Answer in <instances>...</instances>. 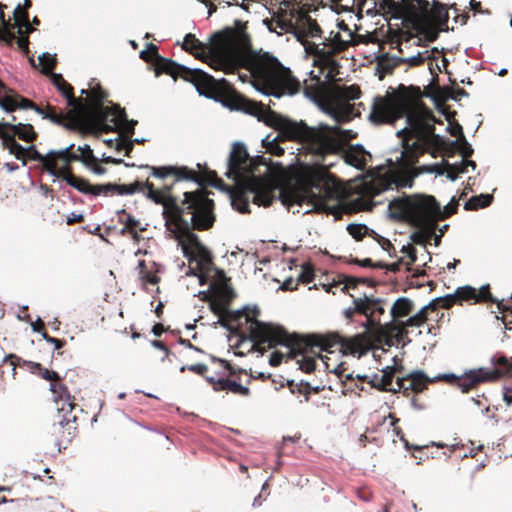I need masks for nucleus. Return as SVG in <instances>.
<instances>
[{"label": "nucleus", "mask_w": 512, "mask_h": 512, "mask_svg": "<svg viewBox=\"0 0 512 512\" xmlns=\"http://www.w3.org/2000/svg\"><path fill=\"white\" fill-rule=\"evenodd\" d=\"M155 74H167L174 79L178 77L192 83L198 93L207 98L220 102L230 110L241 111L256 117L270 128H340L337 125L319 123L317 126H308L305 122L299 123L275 112L271 109L275 103L270 100L267 105L251 100L238 92L226 79H215L210 74L200 69H190L180 65L171 59L158 57L154 61Z\"/></svg>", "instance_id": "f257e3e1"}, {"label": "nucleus", "mask_w": 512, "mask_h": 512, "mask_svg": "<svg viewBox=\"0 0 512 512\" xmlns=\"http://www.w3.org/2000/svg\"><path fill=\"white\" fill-rule=\"evenodd\" d=\"M282 174L280 165L264 156L250 157L242 143H234L226 172L237 185V191L231 195L233 208L242 214L250 213L249 195L254 204L270 206Z\"/></svg>", "instance_id": "f03ea898"}, {"label": "nucleus", "mask_w": 512, "mask_h": 512, "mask_svg": "<svg viewBox=\"0 0 512 512\" xmlns=\"http://www.w3.org/2000/svg\"><path fill=\"white\" fill-rule=\"evenodd\" d=\"M108 96L99 83L90 85L87 97H76L72 109L46 104L43 118L63 128H135L138 121L129 119L125 108L108 101Z\"/></svg>", "instance_id": "7ed1b4c3"}, {"label": "nucleus", "mask_w": 512, "mask_h": 512, "mask_svg": "<svg viewBox=\"0 0 512 512\" xmlns=\"http://www.w3.org/2000/svg\"><path fill=\"white\" fill-rule=\"evenodd\" d=\"M295 184L280 188L279 198L286 206L307 203L312 211L326 215H340L339 200L342 187L337 178L323 165L300 164L294 171Z\"/></svg>", "instance_id": "20e7f679"}, {"label": "nucleus", "mask_w": 512, "mask_h": 512, "mask_svg": "<svg viewBox=\"0 0 512 512\" xmlns=\"http://www.w3.org/2000/svg\"><path fill=\"white\" fill-rule=\"evenodd\" d=\"M234 62L231 73L244 68L249 72L251 85L267 97L275 99L293 97L302 90L300 80L276 57L269 53L259 54L252 51L248 33L247 45L238 48Z\"/></svg>", "instance_id": "39448f33"}, {"label": "nucleus", "mask_w": 512, "mask_h": 512, "mask_svg": "<svg viewBox=\"0 0 512 512\" xmlns=\"http://www.w3.org/2000/svg\"><path fill=\"white\" fill-rule=\"evenodd\" d=\"M423 94L418 86L400 84L391 93L374 98L369 120L374 125H394L405 118L404 128H435L443 122L437 119L433 111L422 100Z\"/></svg>", "instance_id": "423d86ee"}, {"label": "nucleus", "mask_w": 512, "mask_h": 512, "mask_svg": "<svg viewBox=\"0 0 512 512\" xmlns=\"http://www.w3.org/2000/svg\"><path fill=\"white\" fill-rule=\"evenodd\" d=\"M358 9H363L366 0H357ZM379 11L402 19L405 26L424 37L425 42H434L439 31L448 30L449 14L446 6L436 3L432 8L427 0H375Z\"/></svg>", "instance_id": "0eeeda50"}, {"label": "nucleus", "mask_w": 512, "mask_h": 512, "mask_svg": "<svg viewBox=\"0 0 512 512\" xmlns=\"http://www.w3.org/2000/svg\"><path fill=\"white\" fill-rule=\"evenodd\" d=\"M246 45V24L236 21L234 28L213 33L208 43H203L194 34L188 33L184 37L182 48L212 69L231 74L238 48Z\"/></svg>", "instance_id": "6e6552de"}, {"label": "nucleus", "mask_w": 512, "mask_h": 512, "mask_svg": "<svg viewBox=\"0 0 512 512\" xmlns=\"http://www.w3.org/2000/svg\"><path fill=\"white\" fill-rule=\"evenodd\" d=\"M164 184L161 188H155L154 184L149 180L142 183L143 191L147 190V196L156 204L163 206L162 216L165 220L166 230L172 234L178 228L188 223L189 218L199 211L204 210L209 205H213V200L208 197V191L204 188L184 192V198L179 199L173 195V185Z\"/></svg>", "instance_id": "1a4fd4ad"}, {"label": "nucleus", "mask_w": 512, "mask_h": 512, "mask_svg": "<svg viewBox=\"0 0 512 512\" xmlns=\"http://www.w3.org/2000/svg\"><path fill=\"white\" fill-rule=\"evenodd\" d=\"M388 209L392 219L406 222L425 232V234L416 233L412 236L413 241L417 244H422L437 227L439 203L431 195H404L390 201Z\"/></svg>", "instance_id": "9d476101"}, {"label": "nucleus", "mask_w": 512, "mask_h": 512, "mask_svg": "<svg viewBox=\"0 0 512 512\" xmlns=\"http://www.w3.org/2000/svg\"><path fill=\"white\" fill-rule=\"evenodd\" d=\"M259 310L251 309L247 316L250 320L243 325L244 334L241 338L249 337L254 347L261 353L278 345L288 348L287 358L295 357L303 351H311L312 335L300 336L289 334L286 329L274 323H266L257 319Z\"/></svg>", "instance_id": "9b49d317"}, {"label": "nucleus", "mask_w": 512, "mask_h": 512, "mask_svg": "<svg viewBox=\"0 0 512 512\" xmlns=\"http://www.w3.org/2000/svg\"><path fill=\"white\" fill-rule=\"evenodd\" d=\"M214 206L209 205L198 214L189 218L188 223L174 231L171 237L181 246L184 256L190 263L196 262V271L201 274L210 272L213 265L212 254L209 249L201 243L199 237L193 232L206 231L213 227L216 220Z\"/></svg>", "instance_id": "f8f14e48"}, {"label": "nucleus", "mask_w": 512, "mask_h": 512, "mask_svg": "<svg viewBox=\"0 0 512 512\" xmlns=\"http://www.w3.org/2000/svg\"><path fill=\"white\" fill-rule=\"evenodd\" d=\"M351 131L352 130H326L324 132H317V134H315L314 153L323 156L327 154L340 155L345 163L358 170H364L368 158H371V154L366 151L363 146L347 144L342 139V137L346 136L354 138L356 134L351 136Z\"/></svg>", "instance_id": "ddd939ff"}, {"label": "nucleus", "mask_w": 512, "mask_h": 512, "mask_svg": "<svg viewBox=\"0 0 512 512\" xmlns=\"http://www.w3.org/2000/svg\"><path fill=\"white\" fill-rule=\"evenodd\" d=\"M491 363L494 366L492 369H472L461 376L453 373L441 374L438 379L459 388L462 393H468L481 383L495 381L502 377H512V357L498 353L491 358Z\"/></svg>", "instance_id": "4468645a"}, {"label": "nucleus", "mask_w": 512, "mask_h": 512, "mask_svg": "<svg viewBox=\"0 0 512 512\" xmlns=\"http://www.w3.org/2000/svg\"><path fill=\"white\" fill-rule=\"evenodd\" d=\"M435 130H397L396 135L402 139L406 149L410 148L409 140L414 139L411 147H418V141L426 137L431 140L435 150L441 152L444 156L452 157L459 153L463 158L472 156L474 150L471 144L466 140L463 130H448L454 136L455 140L445 139L436 135Z\"/></svg>", "instance_id": "2eb2a0df"}, {"label": "nucleus", "mask_w": 512, "mask_h": 512, "mask_svg": "<svg viewBox=\"0 0 512 512\" xmlns=\"http://www.w3.org/2000/svg\"><path fill=\"white\" fill-rule=\"evenodd\" d=\"M214 361L220 366V370L217 371L215 375H207L208 366L202 363L182 366L180 371L184 372L188 370L204 377L215 392L226 391L243 397L250 395L249 388L242 385L240 382L241 375L243 374L242 369L235 368L230 362L224 359L214 358Z\"/></svg>", "instance_id": "dca6fc26"}, {"label": "nucleus", "mask_w": 512, "mask_h": 512, "mask_svg": "<svg viewBox=\"0 0 512 512\" xmlns=\"http://www.w3.org/2000/svg\"><path fill=\"white\" fill-rule=\"evenodd\" d=\"M463 302H468L470 304L494 303L496 302V299H494L491 294L489 285H484L480 289L466 285L458 287L453 294H447L443 297L433 299L430 303L421 308L416 315L422 323L425 324L430 312L437 311L439 308L449 309L455 304L462 305Z\"/></svg>", "instance_id": "f3484780"}, {"label": "nucleus", "mask_w": 512, "mask_h": 512, "mask_svg": "<svg viewBox=\"0 0 512 512\" xmlns=\"http://www.w3.org/2000/svg\"><path fill=\"white\" fill-rule=\"evenodd\" d=\"M75 146L69 145L59 150L47 152V161L44 171L51 176L65 181L69 186L81 193H87L88 180L78 177L73 173L72 163L76 162Z\"/></svg>", "instance_id": "a211bd4d"}, {"label": "nucleus", "mask_w": 512, "mask_h": 512, "mask_svg": "<svg viewBox=\"0 0 512 512\" xmlns=\"http://www.w3.org/2000/svg\"><path fill=\"white\" fill-rule=\"evenodd\" d=\"M140 168H146L151 171L153 177L159 179H166L173 177L174 182H180L183 180L193 181L199 186L210 185L213 187L220 188L224 185L222 179H220L215 171L205 168L199 173L188 168L187 166H150L143 165Z\"/></svg>", "instance_id": "6ab92c4d"}, {"label": "nucleus", "mask_w": 512, "mask_h": 512, "mask_svg": "<svg viewBox=\"0 0 512 512\" xmlns=\"http://www.w3.org/2000/svg\"><path fill=\"white\" fill-rule=\"evenodd\" d=\"M368 345L367 337L363 334L351 338H343L338 333H327L325 335L312 334L311 351L334 353L340 351L344 354L360 353Z\"/></svg>", "instance_id": "aec40b11"}, {"label": "nucleus", "mask_w": 512, "mask_h": 512, "mask_svg": "<svg viewBox=\"0 0 512 512\" xmlns=\"http://www.w3.org/2000/svg\"><path fill=\"white\" fill-rule=\"evenodd\" d=\"M305 93L308 96H313L318 106L336 123L348 122L354 117L360 116V112L353 104L342 101L337 94L325 93L318 87H307Z\"/></svg>", "instance_id": "412c9836"}, {"label": "nucleus", "mask_w": 512, "mask_h": 512, "mask_svg": "<svg viewBox=\"0 0 512 512\" xmlns=\"http://www.w3.org/2000/svg\"><path fill=\"white\" fill-rule=\"evenodd\" d=\"M416 174L406 169H389L383 174L374 177L367 184V192L371 197H375L382 192L396 188H411L414 184Z\"/></svg>", "instance_id": "4be33fe9"}, {"label": "nucleus", "mask_w": 512, "mask_h": 512, "mask_svg": "<svg viewBox=\"0 0 512 512\" xmlns=\"http://www.w3.org/2000/svg\"><path fill=\"white\" fill-rule=\"evenodd\" d=\"M208 299L210 310L219 317L216 324L229 329L234 334L242 336L244 334L242 327L248 324L250 318L247 315L251 309L246 308L244 310L231 311L229 307L214 294L208 296Z\"/></svg>", "instance_id": "5701e85b"}, {"label": "nucleus", "mask_w": 512, "mask_h": 512, "mask_svg": "<svg viewBox=\"0 0 512 512\" xmlns=\"http://www.w3.org/2000/svg\"><path fill=\"white\" fill-rule=\"evenodd\" d=\"M278 134L272 137V134H268L263 140V147L266 151L275 156H282L285 149L281 146L282 143L302 139L309 142L310 149L314 152V141H316L317 132H324L325 130H277Z\"/></svg>", "instance_id": "b1692460"}, {"label": "nucleus", "mask_w": 512, "mask_h": 512, "mask_svg": "<svg viewBox=\"0 0 512 512\" xmlns=\"http://www.w3.org/2000/svg\"><path fill=\"white\" fill-rule=\"evenodd\" d=\"M0 139L2 141V145L5 149H7L10 154H13L16 159L22 162V165L25 166L27 164V160H34L41 164V168L44 171L46 161H47V153L45 155L41 154L35 147V145H30L25 148L20 145L17 140H15V136L9 135L6 130H0Z\"/></svg>", "instance_id": "393cba45"}, {"label": "nucleus", "mask_w": 512, "mask_h": 512, "mask_svg": "<svg viewBox=\"0 0 512 512\" xmlns=\"http://www.w3.org/2000/svg\"><path fill=\"white\" fill-rule=\"evenodd\" d=\"M281 4H284L288 8L291 6L289 10L280 9V11L273 15L270 19L265 20V24L267 28L271 32H275L278 35H282L284 33H293L295 35V30H297V17L298 8L295 6H299L300 4H285L283 0H280Z\"/></svg>", "instance_id": "a878e982"}, {"label": "nucleus", "mask_w": 512, "mask_h": 512, "mask_svg": "<svg viewBox=\"0 0 512 512\" xmlns=\"http://www.w3.org/2000/svg\"><path fill=\"white\" fill-rule=\"evenodd\" d=\"M61 419L58 423H54L51 428V436L58 446L68 444L76 436L78 431V418L70 410L59 412Z\"/></svg>", "instance_id": "bb28decb"}, {"label": "nucleus", "mask_w": 512, "mask_h": 512, "mask_svg": "<svg viewBox=\"0 0 512 512\" xmlns=\"http://www.w3.org/2000/svg\"><path fill=\"white\" fill-rule=\"evenodd\" d=\"M0 106L6 111H14L16 109H34L37 113L43 116L44 107L36 105L31 100L22 97L9 89L4 82L0 79Z\"/></svg>", "instance_id": "cd10ccee"}, {"label": "nucleus", "mask_w": 512, "mask_h": 512, "mask_svg": "<svg viewBox=\"0 0 512 512\" xmlns=\"http://www.w3.org/2000/svg\"><path fill=\"white\" fill-rule=\"evenodd\" d=\"M324 46L327 49V56L329 58V64L335 65L336 60L334 57L344 51L350 46L356 45L355 34L353 31H348V35H343L340 31H331L328 37L323 39Z\"/></svg>", "instance_id": "c85d7f7f"}, {"label": "nucleus", "mask_w": 512, "mask_h": 512, "mask_svg": "<svg viewBox=\"0 0 512 512\" xmlns=\"http://www.w3.org/2000/svg\"><path fill=\"white\" fill-rule=\"evenodd\" d=\"M79 132L95 133L97 136H101L103 133L111 132V130H78ZM135 130H112L117 132L115 138H106L103 141L110 148H115L117 151H125V155L129 156L134 147V142L130 139L134 134Z\"/></svg>", "instance_id": "c756f323"}, {"label": "nucleus", "mask_w": 512, "mask_h": 512, "mask_svg": "<svg viewBox=\"0 0 512 512\" xmlns=\"http://www.w3.org/2000/svg\"><path fill=\"white\" fill-rule=\"evenodd\" d=\"M297 17V30L295 36L300 42L307 38H321L322 29L315 19H312L307 11L303 8L298 9Z\"/></svg>", "instance_id": "7c9ffc66"}, {"label": "nucleus", "mask_w": 512, "mask_h": 512, "mask_svg": "<svg viewBox=\"0 0 512 512\" xmlns=\"http://www.w3.org/2000/svg\"><path fill=\"white\" fill-rule=\"evenodd\" d=\"M143 182L136 181L132 184L126 185V184H97L92 185L90 182H88V188L86 194L98 196L101 194L107 195L110 192H116L119 195H131L136 192H143Z\"/></svg>", "instance_id": "2f4dec72"}, {"label": "nucleus", "mask_w": 512, "mask_h": 512, "mask_svg": "<svg viewBox=\"0 0 512 512\" xmlns=\"http://www.w3.org/2000/svg\"><path fill=\"white\" fill-rule=\"evenodd\" d=\"M389 42L392 49H397L399 53H404L405 49H408V44L413 40V45L415 46H423L422 40L424 37L417 32L412 33L411 31L404 30H396L389 32Z\"/></svg>", "instance_id": "473e14b6"}, {"label": "nucleus", "mask_w": 512, "mask_h": 512, "mask_svg": "<svg viewBox=\"0 0 512 512\" xmlns=\"http://www.w3.org/2000/svg\"><path fill=\"white\" fill-rule=\"evenodd\" d=\"M50 390L54 395V400L56 402L62 401V406L58 408L59 412H65L66 410H70L74 412L77 407L74 402L75 398L72 396L68 390V388L62 383L61 378L59 380H53L50 384Z\"/></svg>", "instance_id": "72a5a7b5"}, {"label": "nucleus", "mask_w": 512, "mask_h": 512, "mask_svg": "<svg viewBox=\"0 0 512 512\" xmlns=\"http://www.w3.org/2000/svg\"><path fill=\"white\" fill-rule=\"evenodd\" d=\"M440 375L436 376L433 379H430L427 375L424 374L423 371L417 370L409 373L408 375L397 378L396 384H404L403 381H410V390L414 393H421L425 389H427L428 383H434L436 381H440L438 379ZM445 382L444 380H442Z\"/></svg>", "instance_id": "f704fd0d"}, {"label": "nucleus", "mask_w": 512, "mask_h": 512, "mask_svg": "<svg viewBox=\"0 0 512 512\" xmlns=\"http://www.w3.org/2000/svg\"><path fill=\"white\" fill-rule=\"evenodd\" d=\"M364 299L367 300L366 327L367 329H376L380 326V316L385 313L384 301L367 296H364Z\"/></svg>", "instance_id": "c9c22d12"}, {"label": "nucleus", "mask_w": 512, "mask_h": 512, "mask_svg": "<svg viewBox=\"0 0 512 512\" xmlns=\"http://www.w3.org/2000/svg\"><path fill=\"white\" fill-rule=\"evenodd\" d=\"M50 77L53 85L65 97L68 109H72L76 101V96L74 94V88L72 85L69 84L61 74L51 73Z\"/></svg>", "instance_id": "e433bc0d"}, {"label": "nucleus", "mask_w": 512, "mask_h": 512, "mask_svg": "<svg viewBox=\"0 0 512 512\" xmlns=\"http://www.w3.org/2000/svg\"><path fill=\"white\" fill-rule=\"evenodd\" d=\"M399 65H401L399 57L390 56L388 53L382 54L377 58L376 74L382 80L386 75L392 74Z\"/></svg>", "instance_id": "4c0bfd02"}, {"label": "nucleus", "mask_w": 512, "mask_h": 512, "mask_svg": "<svg viewBox=\"0 0 512 512\" xmlns=\"http://www.w3.org/2000/svg\"><path fill=\"white\" fill-rule=\"evenodd\" d=\"M413 310V301L407 297H400L393 303L390 314L392 319L401 320V318L409 316Z\"/></svg>", "instance_id": "58836bf2"}, {"label": "nucleus", "mask_w": 512, "mask_h": 512, "mask_svg": "<svg viewBox=\"0 0 512 512\" xmlns=\"http://www.w3.org/2000/svg\"><path fill=\"white\" fill-rule=\"evenodd\" d=\"M385 329L389 335L394 337L398 342H410L408 338L409 330L404 320H394L386 324Z\"/></svg>", "instance_id": "ea45409f"}, {"label": "nucleus", "mask_w": 512, "mask_h": 512, "mask_svg": "<svg viewBox=\"0 0 512 512\" xmlns=\"http://www.w3.org/2000/svg\"><path fill=\"white\" fill-rule=\"evenodd\" d=\"M438 52L437 48L432 50L419 51L416 55L409 57H399L401 64H408L410 67L422 66L427 60H435L434 53Z\"/></svg>", "instance_id": "a19ab883"}, {"label": "nucleus", "mask_w": 512, "mask_h": 512, "mask_svg": "<svg viewBox=\"0 0 512 512\" xmlns=\"http://www.w3.org/2000/svg\"><path fill=\"white\" fill-rule=\"evenodd\" d=\"M305 50L308 54L315 56L319 62H324L325 64H329V58L327 56V49L326 46H324V42L315 43L308 41L307 39H303V42H301Z\"/></svg>", "instance_id": "79ce46f5"}, {"label": "nucleus", "mask_w": 512, "mask_h": 512, "mask_svg": "<svg viewBox=\"0 0 512 512\" xmlns=\"http://www.w3.org/2000/svg\"><path fill=\"white\" fill-rule=\"evenodd\" d=\"M300 355L302 356V358L297 360L299 368L305 373H312L316 367L315 356L320 357L321 352H312L310 350L303 351L302 353L297 354L295 357H292L291 359L297 358Z\"/></svg>", "instance_id": "37998d69"}, {"label": "nucleus", "mask_w": 512, "mask_h": 512, "mask_svg": "<svg viewBox=\"0 0 512 512\" xmlns=\"http://www.w3.org/2000/svg\"><path fill=\"white\" fill-rule=\"evenodd\" d=\"M119 214V222L124 224V229L122 230V234L125 233V231H128L134 239L138 238V234L136 229L140 225V221L135 219L131 214L126 212V210L122 209L118 212Z\"/></svg>", "instance_id": "c03bdc74"}, {"label": "nucleus", "mask_w": 512, "mask_h": 512, "mask_svg": "<svg viewBox=\"0 0 512 512\" xmlns=\"http://www.w3.org/2000/svg\"><path fill=\"white\" fill-rule=\"evenodd\" d=\"M0 18L2 20V28H0V41H3L8 46H12L16 40L15 33L12 31L16 26L15 23L12 24L11 20H5L3 12L0 14Z\"/></svg>", "instance_id": "a18cd8bd"}, {"label": "nucleus", "mask_w": 512, "mask_h": 512, "mask_svg": "<svg viewBox=\"0 0 512 512\" xmlns=\"http://www.w3.org/2000/svg\"><path fill=\"white\" fill-rule=\"evenodd\" d=\"M493 201V196L490 194H480L472 196L464 205L465 210H478L488 207Z\"/></svg>", "instance_id": "49530a36"}, {"label": "nucleus", "mask_w": 512, "mask_h": 512, "mask_svg": "<svg viewBox=\"0 0 512 512\" xmlns=\"http://www.w3.org/2000/svg\"><path fill=\"white\" fill-rule=\"evenodd\" d=\"M139 268V278L143 284L149 283L152 285H156L160 281V277L156 274L155 271L148 269L145 260H140L138 263Z\"/></svg>", "instance_id": "de8ad7c7"}, {"label": "nucleus", "mask_w": 512, "mask_h": 512, "mask_svg": "<svg viewBox=\"0 0 512 512\" xmlns=\"http://www.w3.org/2000/svg\"><path fill=\"white\" fill-rule=\"evenodd\" d=\"M353 307L347 308L344 311L345 317L352 321L355 314L364 315L367 314V300L363 297L354 298Z\"/></svg>", "instance_id": "09e8293b"}, {"label": "nucleus", "mask_w": 512, "mask_h": 512, "mask_svg": "<svg viewBox=\"0 0 512 512\" xmlns=\"http://www.w3.org/2000/svg\"><path fill=\"white\" fill-rule=\"evenodd\" d=\"M396 370L397 369L394 366H388L384 370H382L381 379L379 380L382 391H389V392H393V393L398 392V390H396L394 388H390V386L392 385Z\"/></svg>", "instance_id": "8fccbe9b"}, {"label": "nucleus", "mask_w": 512, "mask_h": 512, "mask_svg": "<svg viewBox=\"0 0 512 512\" xmlns=\"http://www.w3.org/2000/svg\"><path fill=\"white\" fill-rule=\"evenodd\" d=\"M75 156L77 161H81L87 165L95 164L97 159L93 154V150L89 145H84L83 147L79 146L75 151Z\"/></svg>", "instance_id": "3c124183"}, {"label": "nucleus", "mask_w": 512, "mask_h": 512, "mask_svg": "<svg viewBox=\"0 0 512 512\" xmlns=\"http://www.w3.org/2000/svg\"><path fill=\"white\" fill-rule=\"evenodd\" d=\"M337 95L342 101L349 103L350 100H355L360 97L361 90L357 85L344 86L339 90Z\"/></svg>", "instance_id": "603ef678"}, {"label": "nucleus", "mask_w": 512, "mask_h": 512, "mask_svg": "<svg viewBox=\"0 0 512 512\" xmlns=\"http://www.w3.org/2000/svg\"><path fill=\"white\" fill-rule=\"evenodd\" d=\"M218 299H220L225 305L230 307L236 294L229 285L219 286L213 293Z\"/></svg>", "instance_id": "864d4df0"}, {"label": "nucleus", "mask_w": 512, "mask_h": 512, "mask_svg": "<svg viewBox=\"0 0 512 512\" xmlns=\"http://www.w3.org/2000/svg\"><path fill=\"white\" fill-rule=\"evenodd\" d=\"M39 62L42 66L41 72L45 75H51L56 66L57 60L55 56H52L49 53H44L39 57Z\"/></svg>", "instance_id": "5fc2aeb1"}, {"label": "nucleus", "mask_w": 512, "mask_h": 512, "mask_svg": "<svg viewBox=\"0 0 512 512\" xmlns=\"http://www.w3.org/2000/svg\"><path fill=\"white\" fill-rule=\"evenodd\" d=\"M347 231L356 241H361L369 234V228L365 224H349Z\"/></svg>", "instance_id": "6e6d98bb"}, {"label": "nucleus", "mask_w": 512, "mask_h": 512, "mask_svg": "<svg viewBox=\"0 0 512 512\" xmlns=\"http://www.w3.org/2000/svg\"><path fill=\"white\" fill-rule=\"evenodd\" d=\"M458 200L453 197L450 203H448L443 209L439 206V213H437V222L439 220H445L455 214L458 209Z\"/></svg>", "instance_id": "4d7b16f0"}, {"label": "nucleus", "mask_w": 512, "mask_h": 512, "mask_svg": "<svg viewBox=\"0 0 512 512\" xmlns=\"http://www.w3.org/2000/svg\"><path fill=\"white\" fill-rule=\"evenodd\" d=\"M9 135L15 136V139L25 141L27 143L34 142L38 135L35 130H6Z\"/></svg>", "instance_id": "13d9d810"}, {"label": "nucleus", "mask_w": 512, "mask_h": 512, "mask_svg": "<svg viewBox=\"0 0 512 512\" xmlns=\"http://www.w3.org/2000/svg\"><path fill=\"white\" fill-rule=\"evenodd\" d=\"M14 19L15 25L19 27L18 33L22 34L21 27L22 25H28L29 14L28 10L23 9L20 5H18L14 11Z\"/></svg>", "instance_id": "bf43d9fd"}, {"label": "nucleus", "mask_w": 512, "mask_h": 512, "mask_svg": "<svg viewBox=\"0 0 512 512\" xmlns=\"http://www.w3.org/2000/svg\"><path fill=\"white\" fill-rule=\"evenodd\" d=\"M140 57L145 62H151L154 65V61L160 57L158 53V47L153 43L148 44L147 48L140 52Z\"/></svg>", "instance_id": "052dcab7"}, {"label": "nucleus", "mask_w": 512, "mask_h": 512, "mask_svg": "<svg viewBox=\"0 0 512 512\" xmlns=\"http://www.w3.org/2000/svg\"><path fill=\"white\" fill-rule=\"evenodd\" d=\"M32 368L39 372V375L50 382L53 380H59V374L53 370L44 368L40 363H33Z\"/></svg>", "instance_id": "680f3d73"}, {"label": "nucleus", "mask_w": 512, "mask_h": 512, "mask_svg": "<svg viewBox=\"0 0 512 512\" xmlns=\"http://www.w3.org/2000/svg\"><path fill=\"white\" fill-rule=\"evenodd\" d=\"M497 308L502 314L501 320L505 325V328L511 329L510 325H512V308L504 306L501 302L497 303Z\"/></svg>", "instance_id": "e2e57ef3"}, {"label": "nucleus", "mask_w": 512, "mask_h": 512, "mask_svg": "<svg viewBox=\"0 0 512 512\" xmlns=\"http://www.w3.org/2000/svg\"><path fill=\"white\" fill-rule=\"evenodd\" d=\"M315 273L311 264L303 265L302 271L298 277L299 281L308 284L314 280Z\"/></svg>", "instance_id": "0e129e2a"}, {"label": "nucleus", "mask_w": 512, "mask_h": 512, "mask_svg": "<svg viewBox=\"0 0 512 512\" xmlns=\"http://www.w3.org/2000/svg\"><path fill=\"white\" fill-rule=\"evenodd\" d=\"M351 264H355L361 267H369V268H377V269H383L385 267V263L383 262H373L370 258H365L363 260H360L358 258H353L350 260Z\"/></svg>", "instance_id": "69168bd1"}, {"label": "nucleus", "mask_w": 512, "mask_h": 512, "mask_svg": "<svg viewBox=\"0 0 512 512\" xmlns=\"http://www.w3.org/2000/svg\"><path fill=\"white\" fill-rule=\"evenodd\" d=\"M453 9L457 15L454 17V22L459 23L460 25H465L468 22L469 14L467 12L459 13V9L456 4L451 5L450 7Z\"/></svg>", "instance_id": "338daca9"}, {"label": "nucleus", "mask_w": 512, "mask_h": 512, "mask_svg": "<svg viewBox=\"0 0 512 512\" xmlns=\"http://www.w3.org/2000/svg\"><path fill=\"white\" fill-rule=\"evenodd\" d=\"M444 170L447 174V177L451 180V181H455L459 174H458V171L456 170V166L453 165V164H450L448 162H446L444 164Z\"/></svg>", "instance_id": "774afa93"}]
</instances>
